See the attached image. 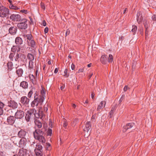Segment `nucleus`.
<instances>
[{
	"instance_id": "6e6552de",
	"label": "nucleus",
	"mask_w": 156,
	"mask_h": 156,
	"mask_svg": "<svg viewBox=\"0 0 156 156\" xmlns=\"http://www.w3.org/2000/svg\"><path fill=\"white\" fill-rule=\"evenodd\" d=\"M21 17L18 14H13L11 15L10 19L13 21H18L20 20Z\"/></svg>"
},
{
	"instance_id": "680f3d73",
	"label": "nucleus",
	"mask_w": 156,
	"mask_h": 156,
	"mask_svg": "<svg viewBox=\"0 0 156 156\" xmlns=\"http://www.w3.org/2000/svg\"><path fill=\"white\" fill-rule=\"evenodd\" d=\"M58 71V69L57 68H56L55 69V71H54V73H57V72Z\"/></svg>"
},
{
	"instance_id": "5701e85b",
	"label": "nucleus",
	"mask_w": 156,
	"mask_h": 156,
	"mask_svg": "<svg viewBox=\"0 0 156 156\" xmlns=\"http://www.w3.org/2000/svg\"><path fill=\"white\" fill-rule=\"evenodd\" d=\"M27 43L29 46H30L31 47L34 48H36V43L34 40L30 41H27Z\"/></svg>"
},
{
	"instance_id": "2eb2a0df",
	"label": "nucleus",
	"mask_w": 156,
	"mask_h": 156,
	"mask_svg": "<svg viewBox=\"0 0 156 156\" xmlns=\"http://www.w3.org/2000/svg\"><path fill=\"white\" fill-rule=\"evenodd\" d=\"M29 77L30 81L33 84H36L37 83V77L34 76L33 74L29 75Z\"/></svg>"
},
{
	"instance_id": "4c0bfd02",
	"label": "nucleus",
	"mask_w": 156,
	"mask_h": 156,
	"mask_svg": "<svg viewBox=\"0 0 156 156\" xmlns=\"http://www.w3.org/2000/svg\"><path fill=\"white\" fill-rule=\"evenodd\" d=\"M42 146L40 144H37L36 145V147L35 149V150H42Z\"/></svg>"
},
{
	"instance_id": "b1692460",
	"label": "nucleus",
	"mask_w": 156,
	"mask_h": 156,
	"mask_svg": "<svg viewBox=\"0 0 156 156\" xmlns=\"http://www.w3.org/2000/svg\"><path fill=\"white\" fill-rule=\"evenodd\" d=\"M107 56L106 55H102L100 58V61L103 64H105L107 62Z\"/></svg>"
},
{
	"instance_id": "20e7f679",
	"label": "nucleus",
	"mask_w": 156,
	"mask_h": 156,
	"mask_svg": "<svg viewBox=\"0 0 156 156\" xmlns=\"http://www.w3.org/2000/svg\"><path fill=\"white\" fill-rule=\"evenodd\" d=\"M36 110L34 109H30L28 110L25 116V119L27 122H29L30 120L34 117V112Z\"/></svg>"
},
{
	"instance_id": "f3484780",
	"label": "nucleus",
	"mask_w": 156,
	"mask_h": 156,
	"mask_svg": "<svg viewBox=\"0 0 156 156\" xmlns=\"http://www.w3.org/2000/svg\"><path fill=\"white\" fill-rule=\"evenodd\" d=\"M106 103V101H101L100 104L98 106L97 111L100 112L101 109L104 108L105 107Z\"/></svg>"
},
{
	"instance_id": "864d4df0",
	"label": "nucleus",
	"mask_w": 156,
	"mask_h": 156,
	"mask_svg": "<svg viewBox=\"0 0 156 156\" xmlns=\"http://www.w3.org/2000/svg\"><path fill=\"white\" fill-rule=\"evenodd\" d=\"M48 109L47 107V106H46V105H45L44 107V110L45 112H46L48 111Z\"/></svg>"
},
{
	"instance_id": "774afa93",
	"label": "nucleus",
	"mask_w": 156,
	"mask_h": 156,
	"mask_svg": "<svg viewBox=\"0 0 156 156\" xmlns=\"http://www.w3.org/2000/svg\"><path fill=\"white\" fill-rule=\"evenodd\" d=\"M64 88H65L64 86H62L61 87L60 89L61 90H63V89Z\"/></svg>"
},
{
	"instance_id": "de8ad7c7",
	"label": "nucleus",
	"mask_w": 156,
	"mask_h": 156,
	"mask_svg": "<svg viewBox=\"0 0 156 156\" xmlns=\"http://www.w3.org/2000/svg\"><path fill=\"white\" fill-rule=\"evenodd\" d=\"M20 12L22 13H24L25 14H27V13H28V12L27 10H25V9L21 10L20 11Z\"/></svg>"
},
{
	"instance_id": "6e6d98bb",
	"label": "nucleus",
	"mask_w": 156,
	"mask_h": 156,
	"mask_svg": "<svg viewBox=\"0 0 156 156\" xmlns=\"http://www.w3.org/2000/svg\"><path fill=\"white\" fill-rule=\"evenodd\" d=\"M68 124L66 122H65L63 123V127L65 128H66Z\"/></svg>"
},
{
	"instance_id": "f03ea898",
	"label": "nucleus",
	"mask_w": 156,
	"mask_h": 156,
	"mask_svg": "<svg viewBox=\"0 0 156 156\" xmlns=\"http://www.w3.org/2000/svg\"><path fill=\"white\" fill-rule=\"evenodd\" d=\"M33 134L35 139L44 145L45 144L46 140L44 136V133L41 129H36L34 132Z\"/></svg>"
},
{
	"instance_id": "13d9d810",
	"label": "nucleus",
	"mask_w": 156,
	"mask_h": 156,
	"mask_svg": "<svg viewBox=\"0 0 156 156\" xmlns=\"http://www.w3.org/2000/svg\"><path fill=\"white\" fill-rule=\"evenodd\" d=\"M128 87L127 86H126L124 88V90L125 91H126L128 89Z\"/></svg>"
},
{
	"instance_id": "39448f33",
	"label": "nucleus",
	"mask_w": 156,
	"mask_h": 156,
	"mask_svg": "<svg viewBox=\"0 0 156 156\" xmlns=\"http://www.w3.org/2000/svg\"><path fill=\"white\" fill-rule=\"evenodd\" d=\"M27 21V20L26 19H21L20 20L21 22L18 24L17 27L20 29L24 30L26 29L28 26Z\"/></svg>"
},
{
	"instance_id": "f704fd0d",
	"label": "nucleus",
	"mask_w": 156,
	"mask_h": 156,
	"mask_svg": "<svg viewBox=\"0 0 156 156\" xmlns=\"http://www.w3.org/2000/svg\"><path fill=\"white\" fill-rule=\"evenodd\" d=\"M137 29V27L135 25H133L132 26V29L131 30V31L132 32L133 34L134 35L135 34Z\"/></svg>"
},
{
	"instance_id": "052dcab7",
	"label": "nucleus",
	"mask_w": 156,
	"mask_h": 156,
	"mask_svg": "<svg viewBox=\"0 0 156 156\" xmlns=\"http://www.w3.org/2000/svg\"><path fill=\"white\" fill-rule=\"evenodd\" d=\"M0 156H5V155L4 153L2 151H0Z\"/></svg>"
},
{
	"instance_id": "bf43d9fd",
	"label": "nucleus",
	"mask_w": 156,
	"mask_h": 156,
	"mask_svg": "<svg viewBox=\"0 0 156 156\" xmlns=\"http://www.w3.org/2000/svg\"><path fill=\"white\" fill-rule=\"evenodd\" d=\"M71 67L72 70H74L75 69V65L74 64H72L71 65Z\"/></svg>"
},
{
	"instance_id": "3c124183",
	"label": "nucleus",
	"mask_w": 156,
	"mask_h": 156,
	"mask_svg": "<svg viewBox=\"0 0 156 156\" xmlns=\"http://www.w3.org/2000/svg\"><path fill=\"white\" fill-rule=\"evenodd\" d=\"M70 33V30L69 29L67 30L66 32V36L68 35Z\"/></svg>"
},
{
	"instance_id": "e433bc0d",
	"label": "nucleus",
	"mask_w": 156,
	"mask_h": 156,
	"mask_svg": "<svg viewBox=\"0 0 156 156\" xmlns=\"http://www.w3.org/2000/svg\"><path fill=\"white\" fill-rule=\"evenodd\" d=\"M115 110V107H113L111 111L109 112V115L110 116V117H112L113 114L114 113V111Z\"/></svg>"
},
{
	"instance_id": "c85d7f7f",
	"label": "nucleus",
	"mask_w": 156,
	"mask_h": 156,
	"mask_svg": "<svg viewBox=\"0 0 156 156\" xmlns=\"http://www.w3.org/2000/svg\"><path fill=\"white\" fill-rule=\"evenodd\" d=\"M27 140L25 138H23L20 140L19 141V144L21 147L25 145L26 144Z\"/></svg>"
},
{
	"instance_id": "412c9836",
	"label": "nucleus",
	"mask_w": 156,
	"mask_h": 156,
	"mask_svg": "<svg viewBox=\"0 0 156 156\" xmlns=\"http://www.w3.org/2000/svg\"><path fill=\"white\" fill-rule=\"evenodd\" d=\"M34 122L35 125V128L37 127L38 128H41L42 127V123L40 120L38 119H35Z\"/></svg>"
},
{
	"instance_id": "e2e57ef3",
	"label": "nucleus",
	"mask_w": 156,
	"mask_h": 156,
	"mask_svg": "<svg viewBox=\"0 0 156 156\" xmlns=\"http://www.w3.org/2000/svg\"><path fill=\"white\" fill-rule=\"evenodd\" d=\"M42 24L44 26H45L46 25V23L45 20L43 21Z\"/></svg>"
},
{
	"instance_id": "a18cd8bd",
	"label": "nucleus",
	"mask_w": 156,
	"mask_h": 156,
	"mask_svg": "<svg viewBox=\"0 0 156 156\" xmlns=\"http://www.w3.org/2000/svg\"><path fill=\"white\" fill-rule=\"evenodd\" d=\"M46 146L47 150H49L51 146L50 144L49 143H46Z\"/></svg>"
},
{
	"instance_id": "ea45409f",
	"label": "nucleus",
	"mask_w": 156,
	"mask_h": 156,
	"mask_svg": "<svg viewBox=\"0 0 156 156\" xmlns=\"http://www.w3.org/2000/svg\"><path fill=\"white\" fill-rule=\"evenodd\" d=\"M64 74L63 76L65 77H68L69 76V74L68 73V70L67 69H65L64 71Z\"/></svg>"
},
{
	"instance_id": "9d476101",
	"label": "nucleus",
	"mask_w": 156,
	"mask_h": 156,
	"mask_svg": "<svg viewBox=\"0 0 156 156\" xmlns=\"http://www.w3.org/2000/svg\"><path fill=\"white\" fill-rule=\"evenodd\" d=\"M8 26L9 27V33L11 35H14L16 33L17 31V28L16 26H13L10 27V25L9 24Z\"/></svg>"
},
{
	"instance_id": "423d86ee",
	"label": "nucleus",
	"mask_w": 156,
	"mask_h": 156,
	"mask_svg": "<svg viewBox=\"0 0 156 156\" xmlns=\"http://www.w3.org/2000/svg\"><path fill=\"white\" fill-rule=\"evenodd\" d=\"M26 58V55L23 54L17 53L14 57L15 61L19 62V59H21L22 61H24Z\"/></svg>"
},
{
	"instance_id": "c756f323",
	"label": "nucleus",
	"mask_w": 156,
	"mask_h": 156,
	"mask_svg": "<svg viewBox=\"0 0 156 156\" xmlns=\"http://www.w3.org/2000/svg\"><path fill=\"white\" fill-rule=\"evenodd\" d=\"M144 26L145 28L146 29L145 32V38H148V31L147 30V28H148V25L147 23V22L144 23Z\"/></svg>"
},
{
	"instance_id": "0e129e2a",
	"label": "nucleus",
	"mask_w": 156,
	"mask_h": 156,
	"mask_svg": "<svg viewBox=\"0 0 156 156\" xmlns=\"http://www.w3.org/2000/svg\"><path fill=\"white\" fill-rule=\"evenodd\" d=\"M88 101L87 100L86 101H85V102L84 103V104L85 105L84 106H87V105H86V104H88Z\"/></svg>"
},
{
	"instance_id": "72a5a7b5",
	"label": "nucleus",
	"mask_w": 156,
	"mask_h": 156,
	"mask_svg": "<svg viewBox=\"0 0 156 156\" xmlns=\"http://www.w3.org/2000/svg\"><path fill=\"white\" fill-rule=\"evenodd\" d=\"M9 7L10 9L15 10H17L20 9L19 7H18L16 5H14L12 4H9Z\"/></svg>"
},
{
	"instance_id": "393cba45",
	"label": "nucleus",
	"mask_w": 156,
	"mask_h": 156,
	"mask_svg": "<svg viewBox=\"0 0 156 156\" xmlns=\"http://www.w3.org/2000/svg\"><path fill=\"white\" fill-rule=\"evenodd\" d=\"M27 58L29 61H35V57L34 55L31 53H29L27 55Z\"/></svg>"
},
{
	"instance_id": "1a4fd4ad",
	"label": "nucleus",
	"mask_w": 156,
	"mask_h": 156,
	"mask_svg": "<svg viewBox=\"0 0 156 156\" xmlns=\"http://www.w3.org/2000/svg\"><path fill=\"white\" fill-rule=\"evenodd\" d=\"M30 100L26 96L22 97L20 99V102L24 106L27 105L29 102Z\"/></svg>"
},
{
	"instance_id": "603ef678",
	"label": "nucleus",
	"mask_w": 156,
	"mask_h": 156,
	"mask_svg": "<svg viewBox=\"0 0 156 156\" xmlns=\"http://www.w3.org/2000/svg\"><path fill=\"white\" fill-rule=\"evenodd\" d=\"M48 31V27H46L44 30V32L45 34L47 33Z\"/></svg>"
},
{
	"instance_id": "79ce46f5",
	"label": "nucleus",
	"mask_w": 156,
	"mask_h": 156,
	"mask_svg": "<svg viewBox=\"0 0 156 156\" xmlns=\"http://www.w3.org/2000/svg\"><path fill=\"white\" fill-rule=\"evenodd\" d=\"M14 54L13 53H11L9 55V58L10 59V60L12 61H14Z\"/></svg>"
},
{
	"instance_id": "5fc2aeb1",
	"label": "nucleus",
	"mask_w": 156,
	"mask_h": 156,
	"mask_svg": "<svg viewBox=\"0 0 156 156\" xmlns=\"http://www.w3.org/2000/svg\"><path fill=\"white\" fill-rule=\"evenodd\" d=\"M4 105V104L2 102L0 101V108H3Z\"/></svg>"
},
{
	"instance_id": "7ed1b4c3",
	"label": "nucleus",
	"mask_w": 156,
	"mask_h": 156,
	"mask_svg": "<svg viewBox=\"0 0 156 156\" xmlns=\"http://www.w3.org/2000/svg\"><path fill=\"white\" fill-rule=\"evenodd\" d=\"M1 1L0 0V17L4 18L8 17L9 14V10L2 4Z\"/></svg>"
},
{
	"instance_id": "49530a36",
	"label": "nucleus",
	"mask_w": 156,
	"mask_h": 156,
	"mask_svg": "<svg viewBox=\"0 0 156 156\" xmlns=\"http://www.w3.org/2000/svg\"><path fill=\"white\" fill-rule=\"evenodd\" d=\"M49 126L51 127V128H52L53 127V123L51 120L50 119L49 120Z\"/></svg>"
},
{
	"instance_id": "2f4dec72",
	"label": "nucleus",
	"mask_w": 156,
	"mask_h": 156,
	"mask_svg": "<svg viewBox=\"0 0 156 156\" xmlns=\"http://www.w3.org/2000/svg\"><path fill=\"white\" fill-rule=\"evenodd\" d=\"M36 155L37 156H42L43 153L42 150H34Z\"/></svg>"
},
{
	"instance_id": "cd10ccee",
	"label": "nucleus",
	"mask_w": 156,
	"mask_h": 156,
	"mask_svg": "<svg viewBox=\"0 0 156 156\" xmlns=\"http://www.w3.org/2000/svg\"><path fill=\"white\" fill-rule=\"evenodd\" d=\"M23 71L22 68H18L16 69V73L19 77H21L23 73Z\"/></svg>"
},
{
	"instance_id": "ddd939ff",
	"label": "nucleus",
	"mask_w": 156,
	"mask_h": 156,
	"mask_svg": "<svg viewBox=\"0 0 156 156\" xmlns=\"http://www.w3.org/2000/svg\"><path fill=\"white\" fill-rule=\"evenodd\" d=\"M8 106L10 108L15 109L17 107L18 104L15 101L10 100L8 101Z\"/></svg>"
},
{
	"instance_id": "58836bf2",
	"label": "nucleus",
	"mask_w": 156,
	"mask_h": 156,
	"mask_svg": "<svg viewBox=\"0 0 156 156\" xmlns=\"http://www.w3.org/2000/svg\"><path fill=\"white\" fill-rule=\"evenodd\" d=\"M108 61L109 62H111L113 61V56L111 54L109 55V57L108 58Z\"/></svg>"
},
{
	"instance_id": "4468645a",
	"label": "nucleus",
	"mask_w": 156,
	"mask_h": 156,
	"mask_svg": "<svg viewBox=\"0 0 156 156\" xmlns=\"http://www.w3.org/2000/svg\"><path fill=\"white\" fill-rule=\"evenodd\" d=\"M18 154L20 156H29V155L27 153V150L23 148L19 150Z\"/></svg>"
},
{
	"instance_id": "dca6fc26",
	"label": "nucleus",
	"mask_w": 156,
	"mask_h": 156,
	"mask_svg": "<svg viewBox=\"0 0 156 156\" xmlns=\"http://www.w3.org/2000/svg\"><path fill=\"white\" fill-rule=\"evenodd\" d=\"M134 125V124L133 123L127 124L126 126L123 127V132H126L128 129L132 127Z\"/></svg>"
},
{
	"instance_id": "69168bd1",
	"label": "nucleus",
	"mask_w": 156,
	"mask_h": 156,
	"mask_svg": "<svg viewBox=\"0 0 156 156\" xmlns=\"http://www.w3.org/2000/svg\"><path fill=\"white\" fill-rule=\"evenodd\" d=\"M72 106L75 109L76 108V105L75 104H73L72 105Z\"/></svg>"
},
{
	"instance_id": "6ab92c4d",
	"label": "nucleus",
	"mask_w": 156,
	"mask_h": 156,
	"mask_svg": "<svg viewBox=\"0 0 156 156\" xmlns=\"http://www.w3.org/2000/svg\"><path fill=\"white\" fill-rule=\"evenodd\" d=\"M27 134L26 132L23 129H21L18 133L19 136L20 138H25Z\"/></svg>"
},
{
	"instance_id": "a211bd4d",
	"label": "nucleus",
	"mask_w": 156,
	"mask_h": 156,
	"mask_svg": "<svg viewBox=\"0 0 156 156\" xmlns=\"http://www.w3.org/2000/svg\"><path fill=\"white\" fill-rule=\"evenodd\" d=\"M91 128V125L90 122H87L85 124V126L83 130L88 132Z\"/></svg>"
},
{
	"instance_id": "aec40b11",
	"label": "nucleus",
	"mask_w": 156,
	"mask_h": 156,
	"mask_svg": "<svg viewBox=\"0 0 156 156\" xmlns=\"http://www.w3.org/2000/svg\"><path fill=\"white\" fill-rule=\"evenodd\" d=\"M23 40L20 37H17L15 39V42L17 45L19 46L23 44Z\"/></svg>"
},
{
	"instance_id": "a19ab883",
	"label": "nucleus",
	"mask_w": 156,
	"mask_h": 156,
	"mask_svg": "<svg viewBox=\"0 0 156 156\" xmlns=\"http://www.w3.org/2000/svg\"><path fill=\"white\" fill-rule=\"evenodd\" d=\"M52 133V129H51L49 128L47 131V135L51 136Z\"/></svg>"
},
{
	"instance_id": "7c9ffc66",
	"label": "nucleus",
	"mask_w": 156,
	"mask_h": 156,
	"mask_svg": "<svg viewBox=\"0 0 156 156\" xmlns=\"http://www.w3.org/2000/svg\"><path fill=\"white\" fill-rule=\"evenodd\" d=\"M27 41H30L34 40L31 34H27L25 35Z\"/></svg>"
},
{
	"instance_id": "8fccbe9b",
	"label": "nucleus",
	"mask_w": 156,
	"mask_h": 156,
	"mask_svg": "<svg viewBox=\"0 0 156 156\" xmlns=\"http://www.w3.org/2000/svg\"><path fill=\"white\" fill-rule=\"evenodd\" d=\"M2 108H0V116L3 114V111Z\"/></svg>"
},
{
	"instance_id": "bb28decb",
	"label": "nucleus",
	"mask_w": 156,
	"mask_h": 156,
	"mask_svg": "<svg viewBox=\"0 0 156 156\" xmlns=\"http://www.w3.org/2000/svg\"><path fill=\"white\" fill-rule=\"evenodd\" d=\"M142 18L141 12H138L137 14V20L139 23L142 21Z\"/></svg>"
},
{
	"instance_id": "473e14b6",
	"label": "nucleus",
	"mask_w": 156,
	"mask_h": 156,
	"mask_svg": "<svg viewBox=\"0 0 156 156\" xmlns=\"http://www.w3.org/2000/svg\"><path fill=\"white\" fill-rule=\"evenodd\" d=\"M35 61H29L28 68L30 69H33L34 68V64Z\"/></svg>"
},
{
	"instance_id": "f257e3e1",
	"label": "nucleus",
	"mask_w": 156,
	"mask_h": 156,
	"mask_svg": "<svg viewBox=\"0 0 156 156\" xmlns=\"http://www.w3.org/2000/svg\"><path fill=\"white\" fill-rule=\"evenodd\" d=\"M45 92L43 89L41 90L40 94L36 92L34 94V99L31 103V106L34 107L38 105H41L45 99Z\"/></svg>"
},
{
	"instance_id": "4be33fe9",
	"label": "nucleus",
	"mask_w": 156,
	"mask_h": 156,
	"mask_svg": "<svg viewBox=\"0 0 156 156\" xmlns=\"http://www.w3.org/2000/svg\"><path fill=\"white\" fill-rule=\"evenodd\" d=\"M28 83L26 81H23L20 84V86L24 89H26L28 87Z\"/></svg>"
},
{
	"instance_id": "4d7b16f0",
	"label": "nucleus",
	"mask_w": 156,
	"mask_h": 156,
	"mask_svg": "<svg viewBox=\"0 0 156 156\" xmlns=\"http://www.w3.org/2000/svg\"><path fill=\"white\" fill-rule=\"evenodd\" d=\"M11 138L12 139L16 140H17L19 139L16 136L12 137Z\"/></svg>"
},
{
	"instance_id": "c9c22d12",
	"label": "nucleus",
	"mask_w": 156,
	"mask_h": 156,
	"mask_svg": "<svg viewBox=\"0 0 156 156\" xmlns=\"http://www.w3.org/2000/svg\"><path fill=\"white\" fill-rule=\"evenodd\" d=\"M13 63L12 62H9L7 63V66L8 69L11 70L12 69Z\"/></svg>"
},
{
	"instance_id": "a878e982",
	"label": "nucleus",
	"mask_w": 156,
	"mask_h": 156,
	"mask_svg": "<svg viewBox=\"0 0 156 156\" xmlns=\"http://www.w3.org/2000/svg\"><path fill=\"white\" fill-rule=\"evenodd\" d=\"M20 50V46H13L11 48V51L13 52H15L16 51L17 52L19 51Z\"/></svg>"
},
{
	"instance_id": "09e8293b",
	"label": "nucleus",
	"mask_w": 156,
	"mask_h": 156,
	"mask_svg": "<svg viewBox=\"0 0 156 156\" xmlns=\"http://www.w3.org/2000/svg\"><path fill=\"white\" fill-rule=\"evenodd\" d=\"M152 19L153 20L155 21H156V16L154 15H153L151 17Z\"/></svg>"
},
{
	"instance_id": "f8f14e48",
	"label": "nucleus",
	"mask_w": 156,
	"mask_h": 156,
	"mask_svg": "<svg viewBox=\"0 0 156 156\" xmlns=\"http://www.w3.org/2000/svg\"><path fill=\"white\" fill-rule=\"evenodd\" d=\"M24 112L21 110H18L15 114V117L16 119H21L24 117Z\"/></svg>"
},
{
	"instance_id": "338daca9",
	"label": "nucleus",
	"mask_w": 156,
	"mask_h": 156,
	"mask_svg": "<svg viewBox=\"0 0 156 156\" xmlns=\"http://www.w3.org/2000/svg\"><path fill=\"white\" fill-rule=\"evenodd\" d=\"M93 75V73H91L88 76L89 78V79H90Z\"/></svg>"
},
{
	"instance_id": "37998d69",
	"label": "nucleus",
	"mask_w": 156,
	"mask_h": 156,
	"mask_svg": "<svg viewBox=\"0 0 156 156\" xmlns=\"http://www.w3.org/2000/svg\"><path fill=\"white\" fill-rule=\"evenodd\" d=\"M33 94V90H31L28 93V95H27L28 97L29 98H30L31 97V96H32Z\"/></svg>"
},
{
	"instance_id": "c03bdc74",
	"label": "nucleus",
	"mask_w": 156,
	"mask_h": 156,
	"mask_svg": "<svg viewBox=\"0 0 156 156\" xmlns=\"http://www.w3.org/2000/svg\"><path fill=\"white\" fill-rule=\"evenodd\" d=\"M41 8L43 9L44 10H45V7L44 4L43 3L41 2Z\"/></svg>"
},
{
	"instance_id": "9b49d317",
	"label": "nucleus",
	"mask_w": 156,
	"mask_h": 156,
	"mask_svg": "<svg viewBox=\"0 0 156 156\" xmlns=\"http://www.w3.org/2000/svg\"><path fill=\"white\" fill-rule=\"evenodd\" d=\"M16 118L15 117L10 115L8 117L7 122L9 124L12 125L15 121Z\"/></svg>"
},
{
	"instance_id": "0eeeda50",
	"label": "nucleus",
	"mask_w": 156,
	"mask_h": 156,
	"mask_svg": "<svg viewBox=\"0 0 156 156\" xmlns=\"http://www.w3.org/2000/svg\"><path fill=\"white\" fill-rule=\"evenodd\" d=\"M44 115L43 112L42 111L39 110L38 112H36V111L34 112V115L35 117V120L38 119H42L43 118L44 116Z\"/></svg>"
}]
</instances>
